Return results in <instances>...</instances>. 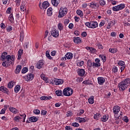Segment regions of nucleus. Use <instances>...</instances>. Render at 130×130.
<instances>
[{"mask_svg": "<svg viewBox=\"0 0 130 130\" xmlns=\"http://www.w3.org/2000/svg\"><path fill=\"white\" fill-rule=\"evenodd\" d=\"M72 126L75 127H78V126H80V124L77 122H74L72 123Z\"/></svg>", "mask_w": 130, "mask_h": 130, "instance_id": "47", "label": "nucleus"}, {"mask_svg": "<svg viewBox=\"0 0 130 130\" xmlns=\"http://www.w3.org/2000/svg\"><path fill=\"white\" fill-rule=\"evenodd\" d=\"M99 4L102 6H105L106 5V3H105V1L104 0H101L99 2Z\"/></svg>", "mask_w": 130, "mask_h": 130, "instance_id": "44", "label": "nucleus"}, {"mask_svg": "<svg viewBox=\"0 0 130 130\" xmlns=\"http://www.w3.org/2000/svg\"><path fill=\"white\" fill-rule=\"evenodd\" d=\"M11 11H12V8L11 7L8 8L7 11V14H10Z\"/></svg>", "mask_w": 130, "mask_h": 130, "instance_id": "56", "label": "nucleus"}, {"mask_svg": "<svg viewBox=\"0 0 130 130\" xmlns=\"http://www.w3.org/2000/svg\"><path fill=\"white\" fill-rule=\"evenodd\" d=\"M105 24V21H102L100 22V23L99 24V27H100V28H101V27H102V26H104Z\"/></svg>", "mask_w": 130, "mask_h": 130, "instance_id": "51", "label": "nucleus"}, {"mask_svg": "<svg viewBox=\"0 0 130 130\" xmlns=\"http://www.w3.org/2000/svg\"><path fill=\"white\" fill-rule=\"evenodd\" d=\"M20 90H21V86H20V85H17L15 86L14 88L15 93H18Z\"/></svg>", "mask_w": 130, "mask_h": 130, "instance_id": "25", "label": "nucleus"}, {"mask_svg": "<svg viewBox=\"0 0 130 130\" xmlns=\"http://www.w3.org/2000/svg\"><path fill=\"white\" fill-rule=\"evenodd\" d=\"M47 15H48V16H51V15H52V8H49L47 10Z\"/></svg>", "mask_w": 130, "mask_h": 130, "instance_id": "35", "label": "nucleus"}, {"mask_svg": "<svg viewBox=\"0 0 130 130\" xmlns=\"http://www.w3.org/2000/svg\"><path fill=\"white\" fill-rule=\"evenodd\" d=\"M66 57H67V59H72L73 58V53H67L66 54Z\"/></svg>", "mask_w": 130, "mask_h": 130, "instance_id": "28", "label": "nucleus"}, {"mask_svg": "<svg viewBox=\"0 0 130 130\" xmlns=\"http://www.w3.org/2000/svg\"><path fill=\"white\" fill-rule=\"evenodd\" d=\"M76 121H77V122H79V123H81V122H86V120L84 118L79 117H76Z\"/></svg>", "mask_w": 130, "mask_h": 130, "instance_id": "17", "label": "nucleus"}, {"mask_svg": "<svg viewBox=\"0 0 130 130\" xmlns=\"http://www.w3.org/2000/svg\"><path fill=\"white\" fill-rule=\"evenodd\" d=\"M60 105H61V103H57L55 104V107H59V106H60Z\"/></svg>", "mask_w": 130, "mask_h": 130, "instance_id": "63", "label": "nucleus"}, {"mask_svg": "<svg viewBox=\"0 0 130 130\" xmlns=\"http://www.w3.org/2000/svg\"><path fill=\"white\" fill-rule=\"evenodd\" d=\"M55 93H56V95H57V96H63V94L62 95V91H61V90H56Z\"/></svg>", "mask_w": 130, "mask_h": 130, "instance_id": "31", "label": "nucleus"}, {"mask_svg": "<svg viewBox=\"0 0 130 130\" xmlns=\"http://www.w3.org/2000/svg\"><path fill=\"white\" fill-rule=\"evenodd\" d=\"M51 34L52 36L56 38V37H58V31L57 30L53 29L51 31Z\"/></svg>", "mask_w": 130, "mask_h": 130, "instance_id": "13", "label": "nucleus"}, {"mask_svg": "<svg viewBox=\"0 0 130 130\" xmlns=\"http://www.w3.org/2000/svg\"><path fill=\"white\" fill-rule=\"evenodd\" d=\"M89 6L90 7L91 9H96L99 8V5H97V3H95L94 2H91L90 4H89Z\"/></svg>", "mask_w": 130, "mask_h": 130, "instance_id": "15", "label": "nucleus"}, {"mask_svg": "<svg viewBox=\"0 0 130 130\" xmlns=\"http://www.w3.org/2000/svg\"><path fill=\"white\" fill-rule=\"evenodd\" d=\"M108 118H109L108 115H104L101 118V121H103V122H106V121L108 120Z\"/></svg>", "mask_w": 130, "mask_h": 130, "instance_id": "20", "label": "nucleus"}, {"mask_svg": "<svg viewBox=\"0 0 130 130\" xmlns=\"http://www.w3.org/2000/svg\"><path fill=\"white\" fill-rule=\"evenodd\" d=\"M8 87L9 89H12L14 87V81H11L8 84Z\"/></svg>", "mask_w": 130, "mask_h": 130, "instance_id": "36", "label": "nucleus"}, {"mask_svg": "<svg viewBox=\"0 0 130 130\" xmlns=\"http://www.w3.org/2000/svg\"><path fill=\"white\" fill-rule=\"evenodd\" d=\"M44 64V60H41L37 63L36 65V67L37 69L40 70V69L42 68V67H43Z\"/></svg>", "mask_w": 130, "mask_h": 130, "instance_id": "7", "label": "nucleus"}, {"mask_svg": "<svg viewBox=\"0 0 130 130\" xmlns=\"http://www.w3.org/2000/svg\"><path fill=\"white\" fill-rule=\"evenodd\" d=\"M98 83L99 85H103L105 83V78L102 77L98 78Z\"/></svg>", "mask_w": 130, "mask_h": 130, "instance_id": "9", "label": "nucleus"}, {"mask_svg": "<svg viewBox=\"0 0 130 130\" xmlns=\"http://www.w3.org/2000/svg\"><path fill=\"white\" fill-rule=\"evenodd\" d=\"M57 26L59 31L63 30V26L62 25V24H61V23H59Z\"/></svg>", "mask_w": 130, "mask_h": 130, "instance_id": "37", "label": "nucleus"}, {"mask_svg": "<svg viewBox=\"0 0 130 130\" xmlns=\"http://www.w3.org/2000/svg\"><path fill=\"white\" fill-rule=\"evenodd\" d=\"M84 112H85V111L83 109L80 110L79 114H77V116H80V115H82V114H83Z\"/></svg>", "mask_w": 130, "mask_h": 130, "instance_id": "49", "label": "nucleus"}, {"mask_svg": "<svg viewBox=\"0 0 130 130\" xmlns=\"http://www.w3.org/2000/svg\"><path fill=\"white\" fill-rule=\"evenodd\" d=\"M73 41L75 43H81V38L80 37H74Z\"/></svg>", "mask_w": 130, "mask_h": 130, "instance_id": "22", "label": "nucleus"}, {"mask_svg": "<svg viewBox=\"0 0 130 130\" xmlns=\"http://www.w3.org/2000/svg\"><path fill=\"white\" fill-rule=\"evenodd\" d=\"M109 52H111V53H116L117 52V49L116 48H110L109 49Z\"/></svg>", "mask_w": 130, "mask_h": 130, "instance_id": "32", "label": "nucleus"}, {"mask_svg": "<svg viewBox=\"0 0 130 130\" xmlns=\"http://www.w3.org/2000/svg\"><path fill=\"white\" fill-rule=\"evenodd\" d=\"M25 9V6L23 5L20 6V10L21 12H24Z\"/></svg>", "mask_w": 130, "mask_h": 130, "instance_id": "55", "label": "nucleus"}, {"mask_svg": "<svg viewBox=\"0 0 130 130\" xmlns=\"http://www.w3.org/2000/svg\"><path fill=\"white\" fill-rule=\"evenodd\" d=\"M68 13V9L67 8L61 7L59 11V18H62V17L66 16Z\"/></svg>", "mask_w": 130, "mask_h": 130, "instance_id": "4", "label": "nucleus"}, {"mask_svg": "<svg viewBox=\"0 0 130 130\" xmlns=\"http://www.w3.org/2000/svg\"><path fill=\"white\" fill-rule=\"evenodd\" d=\"M23 54V50L20 49L18 52V58L17 59L20 60L21 59V56Z\"/></svg>", "mask_w": 130, "mask_h": 130, "instance_id": "27", "label": "nucleus"}, {"mask_svg": "<svg viewBox=\"0 0 130 130\" xmlns=\"http://www.w3.org/2000/svg\"><path fill=\"white\" fill-rule=\"evenodd\" d=\"M72 114H73V113H72L71 112H68L67 115L68 117H69V116H72Z\"/></svg>", "mask_w": 130, "mask_h": 130, "instance_id": "62", "label": "nucleus"}, {"mask_svg": "<svg viewBox=\"0 0 130 130\" xmlns=\"http://www.w3.org/2000/svg\"><path fill=\"white\" fill-rule=\"evenodd\" d=\"M51 3L54 7H57L58 6V0H51Z\"/></svg>", "mask_w": 130, "mask_h": 130, "instance_id": "26", "label": "nucleus"}, {"mask_svg": "<svg viewBox=\"0 0 130 130\" xmlns=\"http://www.w3.org/2000/svg\"><path fill=\"white\" fill-rule=\"evenodd\" d=\"M88 103L89 104H94V96H91L90 98L88 99Z\"/></svg>", "mask_w": 130, "mask_h": 130, "instance_id": "30", "label": "nucleus"}, {"mask_svg": "<svg viewBox=\"0 0 130 130\" xmlns=\"http://www.w3.org/2000/svg\"><path fill=\"white\" fill-rule=\"evenodd\" d=\"M11 60H12V61ZM13 60H14V59H12L11 57V59H6V61L7 67H9V66H11V64H13Z\"/></svg>", "mask_w": 130, "mask_h": 130, "instance_id": "21", "label": "nucleus"}, {"mask_svg": "<svg viewBox=\"0 0 130 130\" xmlns=\"http://www.w3.org/2000/svg\"><path fill=\"white\" fill-rule=\"evenodd\" d=\"M34 79V74L32 73L28 74L26 76V81L27 82H30Z\"/></svg>", "mask_w": 130, "mask_h": 130, "instance_id": "10", "label": "nucleus"}, {"mask_svg": "<svg viewBox=\"0 0 130 130\" xmlns=\"http://www.w3.org/2000/svg\"><path fill=\"white\" fill-rule=\"evenodd\" d=\"M74 34L76 36H79V35H80V31H79L78 30L75 31H74Z\"/></svg>", "mask_w": 130, "mask_h": 130, "instance_id": "57", "label": "nucleus"}, {"mask_svg": "<svg viewBox=\"0 0 130 130\" xmlns=\"http://www.w3.org/2000/svg\"><path fill=\"white\" fill-rule=\"evenodd\" d=\"M9 20L11 22H14V16H13V14H11L10 15V16L9 17Z\"/></svg>", "mask_w": 130, "mask_h": 130, "instance_id": "41", "label": "nucleus"}, {"mask_svg": "<svg viewBox=\"0 0 130 130\" xmlns=\"http://www.w3.org/2000/svg\"><path fill=\"white\" fill-rule=\"evenodd\" d=\"M21 70H22V66L18 65L16 67V68L15 70V73L16 74V75H18V74H20V72H21Z\"/></svg>", "mask_w": 130, "mask_h": 130, "instance_id": "16", "label": "nucleus"}, {"mask_svg": "<svg viewBox=\"0 0 130 130\" xmlns=\"http://www.w3.org/2000/svg\"><path fill=\"white\" fill-rule=\"evenodd\" d=\"M96 50L95 48L93 47H90V49L89 50V52H91V53H95L96 52Z\"/></svg>", "mask_w": 130, "mask_h": 130, "instance_id": "42", "label": "nucleus"}, {"mask_svg": "<svg viewBox=\"0 0 130 130\" xmlns=\"http://www.w3.org/2000/svg\"><path fill=\"white\" fill-rule=\"evenodd\" d=\"M7 32H11L13 30V27L11 26L7 27Z\"/></svg>", "mask_w": 130, "mask_h": 130, "instance_id": "50", "label": "nucleus"}, {"mask_svg": "<svg viewBox=\"0 0 130 130\" xmlns=\"http://www.w3.org/2000/svg\"><path fill=\"white\" fill-rule=\"evenodd\" d=\"M130 79L126 78L122 82H120L118 84L120 91H124L126 89H127V87L129 86Z\"/></svg>", "mask_w": 130, "mask_h": 130, "instance_id": "1", "label": "nucleus"}, {"mask_svg": "<svg viewBox=\"0 0 130 130\" xmlns=\"http://www.w3.org/2000/svg\"><path fill=\"white\" fill-rule=\"evenodd\" d=\"M63 81L61 79H58L56 78H54V81L53 82V84H55V85H61L63 84Z\"/></svg>", "mask_w": 130, "mask_h": 130, "instance_id": "8", "label": "nucleus"}, {"mask_svg": "<svg viewBox=\"0 0 130 130\" xmlns=\"http://www.w3.org/2000/svg\"><path fill=\"white\" fill-rule=\"evenodd\" d=\"M85 26L91 29H95L98 27V23L96 21L87 22L85 23Z\"/></svg>", "mask_w": 130, "mask_h": 130, "instance_id": "2", "label": "nucleus"}, {"mask_svg": "<svg viewBox=\"0 0 130 130\" xmlns=\"http://www.w3.org/2000/svg\"><path fill=\"white\" fill-rule=\"evenodd\" d=\"M124 8H125V5H124V4H120L113 7V11L114 12H118V11H120V10H123Z\"/></svg>", "mask_w": 130, "mask_h": 130, "instance_id": "5", "label": "nucleus"}, {"mask_svg": "<svg viewBox=\"0 0 130 130\" xmlns=\"http://www.w3.org/2000/svg\"><path fill=\"white\" fill-rule=\"evenodd\" d=\"M118 71V70L117 69V68L115 66H114L112 69L113 73H117Z\"/></svg>", "mask_w": 130, "mask_h": 130, "instance_id": "46", "label": "nucleus"}, {"mask_svg": "<svg viewBox=\"0 0 130 130\" xmlns=\"http://www.w3.org/2000/svg\"><path fill=\"white\" fill-rule=\"evenodd\" d=\"M118 64V66H120V67H124V66H125V63L123 61H119Z\"/></svg>", "mask_w": 130, "mask_h": 130, "instance_id": "39", "label": "nucleus"}, {"mask_svg": "<svg viewBox=\"0 0 130 130\" xmlns=\"http://www.w3.org/2000/svg\"><path fill=\"white\" fill-rule=\"evenodd\" d=\"M55 54H56V51L55 50L52 51L51 52V55H52V56H54Z\"/></svg>", "mask_w": 130, "mask_h": 130, "instance_id": "53", "label": "nucleus"}, {"mask_svg": "<svg viewBox=\"0 0 130 130\" xmlns=\"http://www.w3.org/2000/svg\"><path fill=\"white\" fill-rule=\"evenodd\" d=\"M98 117H99V114H94L93 116V118H94V119H98Z\"/></svg>", "mask_w": 130, "mask_h": 130, "instance_id": "61", "label": "nucleus"}, {"mask_svg": "<svg viewBox=\"0 0 130 130\" xmlns=\"http://www.w3.org/2000/svg\"><path fill=\"white\" fill-rule=\"evenodd\" d=\"M111 36H112V37H115V36H116V34L115 32L113 31L111 34Z\"/></svg>", "mask_w": 130, "mask_h": 130, "instance_id": "59", "label": "nucleus"}, {"mask_svg": "<svg viewBox=\"0 0 130 130\" xmlns=\"http://www.w3.org/2000/svg\"><path fill=\"white\" fill-rule=\"evenodd\" d=\"M77 73L79 77H84L85 74L86 73V72L84 69H78Z\"/></svg>", "mask_w": 130, "mask_h": 130, "instance_id": "11", "label": "nucleus"}, {"mask_svg": "<svg viewBox=\"0 0 130 130\" xmlns=\"http://www.w3.org/2000/svg\"><path fill=\"white\" fill-rule=\"evenodd\" d=\"M0 91L3 92V93H5L6 94H8V93H9V89L4 86L0 87Z\"/></svg>", "mask_w": 130, "mask_h": 130, "instance_id": "19", "label": "nucleus"}, {"mask_svg": "<svg viewBox=\"0 0 130 130\" xmlns=\"http://www.w3.org/2000/svg\"><path fill=\"white\" fill-rule=\"evenodd\" d=\"M38 120V119L35 116L30 117L29 118V121H30V122H36Z\"/></svg>", "mask_w": 130, "mask_h": 130, "instance_id": "23", "label": "nucleus"}, {"mask_svg": "<svg viewBox=\"0 0 130 130\" xmlns=\"http://www.w3.org/2000/svg\"><path fill=\"white\" fill-rule=\"evenodd\" d=\"M82 37H86L87 36V32L85 31H83L81 34Z\"/></svg>", "mask_w": 130, "mask_h": 130, "instance_id": "58", "label": "nucleus"}, {"mask_svg": "<svg viewBox=\"0 0 130 130\" xmlns=\"http://www.w3.org/2000/svg\"><path fill=\"white\" fill-rule=\"evenodd\" d=\"M101 66V64L100 63H95L94 62H92V67L93 69H96V68H99V67H100Z\"/></svg>", "mask_w": 130, "mask_h": 130, "instance_id": "29", "label": "nucleus"}, {"mask_svg": "<svg viewBox=\"0 0 130 130\" xmlns=\"http://www.w3.org/2000/svg\"><path fill=\"white\" fill-rule=\"evenodd\" d=\"M77 64V67H83V65L84 64V62L83 61L78 62Z\"/></svg>", "mask_w": 130, "mask_h": 130, "instance_id": "45", "label": "nucleus"}, {"mask_svg": "<svg viewBox=\"0 0 130 130\" xmlns=\"http://www.w3.org/2000/svg\"><path fill=\"white\" fill-rule=\"evenodd\" d=\"M48 7H49V3H48V2L45 1L43 3L42 9H46Z\"/></svg>", "mask_w": 130, "mask_h": 130, "instance_id": "18", "label": "nucleus"}, {"mask_svg": "<svg viewBox=\"0 0 130 130\" xmlns=\"http://www.w3.org/2000/svg\"><path fill=\"white\" fill-rule=\"evenodd\" d=\"M9 110L10 111H11V112L14 113V114H17V113H19V110L14 107H11L9 108Z\"/></svg>", "mask_w": 130, "mask_h": 130, "instance_id": "14", "label": "nucleus"}, {"mask_svg": "<svg viewBox=\"0 0 130 130\" xmlns=\"http://www.w3.org/2000/svg\"><path fill=\"white\" fill-rule=\"evenodd\" d=\"M69 23H70V20H69V19H65V20H64V24L66 25H68V24H69Z\"/></svg>", "mask_w": 130, "mask_h": 130, "instance_id": "64", "label": "nucleus"}, {"mask_svg": "<svg viewBox=\"0 0 130 130\" xmlns=\"http://www.w3.org/2000/svg\"><path fill=\"white\" fill-rule=\"evenodd\" d=\"M76 13L77 15H78L79 16H80V17H81V18L83 17V12L82 11L78 10L76 11Z\"/></svg>", "mask_w": 130, "mask_h": 130, "instance_id": "38", "label": "nucleus"}, {"mask_svg": "<svg viewBox=\"0 0 130 130\" xmlns=\"http://www.w3.org/2000/svg\"><path fill=\"white\" fill-rule=\"evenodd\" d=\"M113 111L114 114H118L119 111H120V107L119 106H114L113 108Z\"/></svg>", "mask_w": 130, "mask_h": 130, "instance_id": "12", "label": "nucleus"}, {"mask_svg": "<svg viewBox=\"0 0 130 130\" xmlns=\"http://www.w3.org/2000/svg\"><path fill=\"white\" fill-rule=\"evenodd\" d=\"M28 72V68L27 67H24L22 69L21 73L22 74H26Z\"/></svg>", "mask_w": 130, "mask_h": 130, "instance_id": "40", "label": "nucleus"}, {"mask_svg": "<svg viewBox=\"0 0 130 130\" xmlns=\"http://www.w3.org/2000/svg\"><path fill=\"white\" fill-rule=\"evenodd\" d=\"M20 119H22V118L19 116H16L14 118V120L16 122H20Z\"/></svg>", "mask_w": 130, "mask_h": 130, "instance_id": "34", "label": "nucleus"}, {"mask_svg": "<svg viewBox=\"0 0 130 130\" xmlns=\"http://www.w3.org/2000/svg\"><path fill=\"white\" fill-rule=\"evenodd\" d=\"M99 57L101 58L103 62H105V61H106V56L104 55H100Z\"/></svg>", "mask_w": 130, "mask_h": 130, "instance_id": "33", "label": "nucleus"}, {"mask_svg": "<svg viewBox=\"0 0 130 130\" xmlns=\"http://www.w3.org/2000/svg\"><path fill=\"white\" fill-rule=\"evenodd\" d=\"M6 59H11V55H8V53L4 52L2 54L1 60L4 61Z\"/></svg>", "mask_w": 130, "mask_h": 130, "instance_id": "6", "label": "nucleus"}, {"mask_svg": "<svg viewBox=\"0 0 130 130\" xmlns=\"http://www.w3.org/2000/svg\"><path fill=\"white\" fill-rule=\"evenodd\" d=\"M41 78L42 79V80H44V81H46V78L45 77V75L44 74L41 75Z\"/></svg>", "mask_w": 130, "mask_h": 130, "instance_id": "54", "label": "nucleus"}, {"mask_svg": "<svg viewBox=\"0 0 130 130\" xmlns=\"http://www.w3.org/2000/svg\"><path fill=\"white\" fill-rule=\"evenodd\" d=\"M46 113H47V111L46 110H44L42 111V115H46Z\"/></svg>", "mask_w": 130, "mask_h": 130, "instance_id": "52", "label": "nucleus"}, {"mask_svg": "<svg viewBox=\"0 0 130 130\" xmlns=\"http://www.w3.org/2000/svg\"><path fill=\"white\" fill-rule=\"evenodd\" d=\"M74 89L71 87H66L63 90V95L64 96H71L73 94Z\"/></svg>", "mask_w": 130, "mask_h": 130, "instance_id": "3", "label": "nucleus"}, {"mask_svg": "<svg viewBox=\"0 0 130 130\" xmlns=\"http://www.w3.org/2000/svg\"><path fill=\"white\" fill-rule=\"evenodd\" d=\"M34 113H35V114H37V115L40 114V111L38 109L34 110Z\"/></svg>", "mask_w": 130, "mask_h": 130, "instance_id": "48", "label": "nucleus"}, {"mask_svg": "<svg viewBox=\"0 0 130 130\" xmlns=\"http://www.w3.org/2000/svg\"><path fill=\"white\" fill-rule=\"evenodd\" d=\"M87 64L88 67H89V68H91V67L92 66L93 63H92V61H91V60H88L87 61Z\"/></svg>", "mask_w": 130, "mask_h": 130, "instance_id": "43", "label": "nucleus"}, {"mask_svg": "<svg viewBox=\"0 0 130 130\" xmlns=\"http://www.w3.org/2000/svg\"><path fill=\"white\" fill-rule=\"evenodd\" d=\"M51 96H42L40 98L41 100H50L52 99Z\"/></svg>", "mask_w": 130, "mask_h": 130, "instance_id": "24", "label": "nucleus"}, {"mask_svg": "<svg viewBox=\"0 0 130 130\" xmlns=\"http://www.w3.org/2000/svg\"><path fill=\"white\" fill-rule=\"evenodd\" d=\"M65 128L66 130H73V128L70 126H66Z\"/></svg>", "mask_w": 130, "mask_h": 130, "instance_id": "60", "label": "nucleus"}]
</instances>
